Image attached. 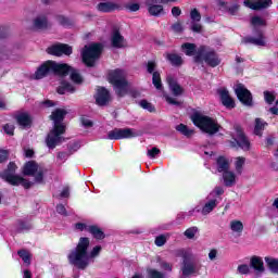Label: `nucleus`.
Returning <instances> with one entry per match:
<instances>
[{
  "instance_id": "f257e3e1",
  "label": "nucleus",
  "mask_w": 278,
  "mask_h": 278,
  "mask_svg": "<svg viewBox=\"0 0 278 278\" xmlns=\"http://www.w3.org/2000/svg\"><path fill=\"white\" fill-rule=\"evenodd\" d=\"M50 75H54L55 77H68L70 75L73 84H77L78 86L84 84V77L79 74V71L68 65V63H58L53 60L45 61L37 67L35 79H45V77H49Z\"/></svg>"
},
{
  "instance_id": "f03ea898",
  "label": "nucleus",
  "mask_w": 278,
  "mask_h": 278,
  "mask_svg": "<svg viewBox=\"0 0 278 278\" xmlns=\"http://www.w3.org/2000/svg\"><path fill=\"white\" fill-rule=\"evenodd\" d=\"M88 249H90V238L80 237L75 250L67 256L68 262L78 268V270H86L90 266V260L99 257L103 248L96 245L89 254Z\"/></svg>"
},
{
  "instance_id": "7ed1b4c3",
  "label": "nucleus",
  "mask_w": 278,
  "mask_h": 278,
  "mask_svg": "<svg viewBox=\"0 0 278 278\" xmlns=\"http://www.w3.org/2000/svg\"><path fill=\"white\" fill-rule=\"evenodd\" d=\"M18 166L14 162H10L3 172H0V179L9 184V186L18 187L23 186L25 190H29L34 182L27 180L21 175H16Z\"/></svg>"
},
{
  "instance_id": "20e7f679",
  "label": "nucleus",
  "mask_w": 278,
  "mask_h": 278,
  "mask_svg": "<svg viewBox=\"0 0 278 278\" xmlns=\"http://www.w3.org/2000/svg\"><path fill=\"white\" fill-rule=\"evenodd\" d=\"M191 121L195 127L201 129L204 134H208V136H215V134H218V131L223 129V126H220L218 121L214 119V117L203 115L199 112L191 115Z\"/></svg>"
},
{
  "instance_id": "39448f33",
  "label": "nucleus",
  "mask_w": 278,
  "mask_h": 278,
  "mask_svg": "<svg viewBox=\"0 0 278 278\" xmlns=\"http://www.w3.org/2000/svg\"><path fill=\"white\" fill-rule=\"evenodd\" d=\"M194 64H207L211 68H216V66H220V56L216 53V50L207 47L200 46L198 48V54L193 56Z\"/></svg>"
},
{
  "instance_id": "423d86ee",
  "label": "nucleus",
  "mask_w": 278,
  "mask_h": 278,
  "mask_svg": "<svg viewBox=\"0 0 278 278\" xmlns=\"http://www.w3.org/2000/svg\"><path fill=\"white\" fill-rule=\"evenodd\" d=\"M104 46L101 42H92L89 46H85L81 58L83 63L87 66V68H92L97 64V60L101 58V53H103Z\"/></svg>"
},
{
  "instance_id": "0eeeda50",
  "label": "nucleus",
  "mask_w": 278,
  "mask_h": 278,
  "mask_svg": "<svg viewBox=\"0 0 278 278\" xmlns=\"http://www.w3.org/2000/svg\"><path fill=\"white\" fill-rule=\"evenodd\" d=\"M109 83L114 87L115 93L117 97L123 98L127 94V86L129 83L127 79L123 78V71L122 70H114L109 73Z\"/></svg>"
},
{
  "instance_id": "6e6552de",
  "label": "nucleus",
  "mask_w": 278,
  "mask_h": 278,
  "mask_svg": "<svg viewBox=\"0 0 278 278\" xmlns=\"http://www.w3.org/2000/svg\"><path fill=\"white\" fill-rule=\"evenodd\" d=\"M233 130L237 134V137L232 136V140L229 141V144L232 149H242V151H251V141L244 134V129L240 124L233 125Z\"/></svg>"
},
{
  "instance_id": "1a4fd4ad",
  "label": "nucleus",
  "mask_w": 278,
  "mask_h": 278,
  "mask_svg": "<svg viewBox=\"0 0 278 278\" xmlns=\"http://www.w3.org/2000/svg\"><path fill=\"white\" fill-rule=\"evenodd\" d=\"M235 94H237V99L242 103V105L253 108V93H251V90H249L244 84L238 83L236 85Z\"/></svg>"
},
{
  "instance_id": "9d476101",
  "label": "nucleus",
  "mask_w": 278,
  "mask_h": 278,
  "mask_svg": "<svg viewBox=\"0 0 278 278\" xmlns=\"http://www.w3.org/2000/svg\"><path fill=\"white\" fill-rule=\"evenodd\" d=\"M184 261L181 266V273L182 275L180 278H188L192 277V275H201V268H203V265H194V263L188 258V255L184 254Z\"/></svg>"
},
{
  "instance_id": "9b49d317",
  "label": "nucleus",
  "mask_w": 278,
  "mask_h": 278,
  "mask_svg": "<svg viewBox=\"0 0 278 278\" xmlns=\"http://www.w3.org/2000/svg\"><path fill=\"white\" fill-rule=\"evenodd\" d=\"M136 136L134 128H114L108 132V140H129Z\"/></svg>"
},
{
  "instance_id": "f8f14e48",
  "label": "nucleus",
  "mask_w": 278,
  "mask_h": 278,
  "mask_svg": "<svg viewBox=\"0 0 278 278\" xmlns=\"http://www.w3.org/2000/svg\"><path fill=\"white\" fill-rule=\"evenodd\" d=\"M48 55L62 58V55H73V47L68 43H55L47 48Z\"/></svg>"
},
{
  "instance_id": "ddd939ff",
  "label": "nucleus",
  "mask_w": 278,
  "mask_h": 278,
  "mask_svg": "<svg viewBox=\"0 0 278 278\" xmlns=\"http://www.w3.org/2000/svg\"><path fill=\"white\" fill-rule=\"evenodd\" d=\"M13 118L22 129H31L34 125V117L29 112H17Z\"/></svg>"
},
{
  "instance_id": "4468645a",
  "label": "nucleus",
  "mask_w": 278,
  "mask_h": 278,
  "mask_svg": "<svg viewBox=\"0 0 278 278\" xmlns=\"http://www.w3.org/2000/svg\"><path fill=\"white\" fill-rule=\"evenodd\" d=\"M157 0H144V5L148 8V13L150 16H164L166 12L164 11V5L157 4Z\"/></svg>"
},
{
  "instance_id": "2eb2a0df",
  "label": "nucleus",
  "mask_w": 278,
  "mask_h": 278,
  "mask_svg": "<svg viewBox=\"0 0 278 278\" xmlns=\"http://www.w3.org/2000/svg\"><path fill=\"white\" fill-rule=\"evenodd\" d=\"M254 33L256 34V38L250 36L243 37V45H255V47H266V37H264V31L260 29H254Z\"/></svg>"
},
{
  "instance_id": "dca6fc26",
  "label": "nucleus",
  "mask_w": 278,
  "mask_h": 278,
  "mask_svg": "<svg viewBox=\"0 0 278 278\" xmlns=\"http://www.w3.org/2000/svg\"><path fill=\"white\" fill-rule=\"evenodd\" d=\"M94 99L97 105L103 108L110 103L112 97L110 96V90H108L105 87H98Z\"/></svg>"
},
{
  "instance_id": "f3484780",
  "label": "nucleus",
  "mask_w": 278,
  "mask_h": 278,
  "mask_svg": "<svg viewBox=\"0 0 278 278\" xmlns=\"http://www.w3.org/2000/svg\"><path fill=\"white\" fill-rule=\"evenodd\" d=\"M217 94H219L220 102L224 108H227V110H233V108H236V100L231 98V94H229V90H227V88L218 89Z\"/></svg>"
},
{
  "instance_id": "a211bd4d",
  "label": "nucleus",
  "mask_w": 278,
  "mask_h": 278,
  "mask_svg": "<svg viewBox=\"0 0 278 278\" xmlns=\"http://www.w3.org/2000/svg\"><path fill=\"white\" fill-rule=\"evenodd\" d=\"M125 37L122 36L121 30L118 28H114L111 34V46L114 49H125L127 47Z\"/></svg>"
},
{
  "instance_id": "6ab92c4d",
  "label": "nucleus",
  "mask_w": 278,
  "mask_h": 278,
  "mask_svg": "<svg viewBox=\"0 0 278 278\" xmlns=\"http://www.w3.org/2000/svg\"><path fill=\"white\" fill-rule=\"evenodd\" d=\"M96 8L98 12H103L104 14L123 10V5L115 2H100Z\"/></svg>"
},
{
  "instance_id": "aec40b11",
  "label": "nucleus",
  "mask_w": 278,
  "mask_h": 278,
  "mask_svg": "<svg viewBox=\"0 0 278 278\" xmlns=\"http://www.w3.org/2000/svg\"><path fill=\"white\" fill-rule=\"evenodd\" d=\"M33 25H34L35 29H38L40 31H45V30L49 29V27H51L49 17H47V15H45V14L38 15L33 21Z\"/></svg>"
},
{
  "instance_id": "412c9836",
  "label": "nucleus",
  "mask_w": 278,
  "mask_h": 278,
  "mask_svg": "<svg viewBox=\"0 0 278 278\" xmlns=\"http://www.w3.org/2000/svg\"><path fill=\"white\" fill-rule=\"evenodd\" d=\"M165 60L175 68H181V65L185 64L184 58L175 52H166Z\"/></svg>"
},
{
  "instance_id": "4be33fe9",
  "label": "nucleus",
  "mask_w": 278,
  "mask_h": 278,
  "mask_svg": "<svg viewBox=\"0 0 278 278\" xmlns=\"http://www.w3.org/2000/svg\"><path fill=\"white\" fill-rule=\"evenodd\" d=\"M166 81L174 97H181V94H184V87L177 83L175 77L167 76Z\"/></svg>"
},
{
  "instance_id": "5701e85b",
  "label": "nucleus",
  "mask_w": 278,
  "mask_h": 278,
  "mask_svg": "<svg viewBox=\"0 0 278 278\" xmlns=\"http://www.w3.org/2000/svg\"><path fill=\"white\" fill-rule=\"evenodd\" d=\"M63 140H64V137H59V135H55L50 130L46 137V144L48 149H55L58 144H62Z\"/></svg>"
},
{
  "instance_id": "b1692460",
  "label": "nucleus",
  "mask_w": 278,
  "mask_h": 278,
  "mask_svg": "<svg viewBox=\"0 0 278 278\" xmlns=\"http://www.w3.org/2000/svg\"><path fill=\"white\" fill-rule=\"evenodd\" d=\"M22 173L25 177H34L38 173V163L28 161L24 164Z\"/></svg>"
},
{
  "instance_id": "393cba45",
  "label": "nucleus",
  "mask_w": 278,
  "mask_h": 278,
  "mask_svg": "<svg viewBox=\"0 0 278 278\" xmlns=\"http://www.w3.org/2000/svg\"><path fill=\"white\" fill-rule=\"evenodd\" d=\"M219 5L225 8V10H227L231 16H236V14H238L240 11V4L237 2V0L232 2H225L224 0H219Z\"/></svg>"
},
{
  "instance_id": "a878e982",
  "label": "nucleus",
  "mask_w": 278,
  "mask_h": 278,
  "mask_svg": "<svg viewBox=\"0 0 278 278\" xmlns=\"http://www.w3.org/2000/svg\"><path fill=\"white\" fill-rule=\"evenodd\" d=\"M180 50L188 58H195V55L199 53V49L197 48L195 43L185 42L180 46Z\"/></svg>"
},
{
  "instance_id": "bb28decb",
  "label": "nucleus",
  "mask_w": 278,
  "mask_h": 278,
  "mask_svg": "<svg viewBox=\"0 0 278 278\" xmlns=\"http://www.w3.org/2000/svg\"><path fill=\"white\" fill-rule=\"evenodd\" d=\"M66 114H68V111L65 109H55L50 115V121H53V123H64Z\"/></svg>"
},
{
  "instance_id": "cd10ccee",
  "label": "nucleus",
  "mask_w": 278,
  "mask_h": 278,
  "mask_svg": "<svg viewBox=\"0 0 278 278\" xmlns=\"http://www.w3.org/2000/svg\"><path fill=\"white\" fill-rule=\"evenodd\" d=\"M75 86H73L71 83L66 80H62L60 83V86L56 88L58 94H66V92H70V94L75 93Z\"/></svg>"
},
{
  "instance_id": "c85d7f7f",
  "label": "nucleus",
  "mask_w": 278,
  "mask_h": 278,
  "mask_svg": "<svg viewBox=\"0 0 278 278\" xmlns=\"http://www.w3.org/2000/svg\"><path fill=\"white\" fill-rule=\"evenodd\" d=\"M250 266L254 270H257V273H264V261L260 256H252L250 260Z\"/></svg>"
},
{
  "instance_id": "c756f323",
  "label": "nucleus",
  "mask_w": 278,
  "mask_h": 278,
  "mask_svg": "<svg viewBox=\"0 0 278 278\" xmlns=\"http://www.w3.org/2000/svg\"><path fill=\"white\" fill-rule=\"evenodd\" d=\"M89 233H91L94 240H105V232L97 225H90Z\"/></svg>"
},
{
  "instance_id": "7c9ffc66",
  "label": "nucleus",
  "mask_w": 278,
  "mask_h": 278,
  "mask_svg": "<svg viewBox=\"0 0 278 278\" xmlns=\"http://www.w3.org/2000/svg\"><path fill=\"white\" fill-rule=\"evenodd\" d=\"M216 164L218 173H227V170H229V160H227V157L223 155L218 156Z\"/></svg>"
},
{
  "instance_id": "2f4dec72",
  "label": "nucleus",
  "mask_w": 278,
  "mask_h": 278,
  "mask_svg": "<svg viewBox=\"0 0 278 278\" xmlns=\"http://www.w3.org/2000/svg\"><path fill=\"white\" fill-rule=\"evenodd\" d=\"M223 178H224L225 186L227 188H231V186L236 184V174H233V172H229V170L224 172Z\"/></svg>"
},
{
  "instance_id": "473e14b6",
  "label": "nucleus",
  "mask_w": 278,
  "mask_h": 278,
  "mask_svg": "<svg viewBox=\"0 0 278 278\" xmlns=\"http://www.w3.org/2000/svg\"><path fill=\"white\" fill-rule=\"evenodd\" d=\"M265 262L267 267L269 268L270 273L274 275H278V258H273L270 256L265 257Z\"/></svg>"
},
{
  "instance_id": "72a5a7b5",
  "label": "nucleus",
  "mask_w": 278,
  "mask_h": 278,
  "mask_svg": "<svg viewBox=\"0 0 278 278\" xmlns=\"http://www.w3.org/2000/svg\"><path fill=\"white\" fill-rule=\"evenodd\" d=\"M122 8L127 12H138V10H140V3L136 2V0H130L128 2H124Z\"/></svg>"
},
{
  "instance_id": "f704fd0d",
  "label": "nucleus",
  "mask_w": 278,
  "mask_h": 278,
  "mask_svg": "<svg viewBox=\"0 0 278 278\" xmlns=\"http://www.w3.org/2000/svg\"><path fill=\"white\" fill-rule=\"evenodd\" d=\"M50 131L59 137H62L64 134H66V125H64V123H54V126Z\"/></svg>"
},
{
  "instance_id": "c9c22d12",
  "label": "nucleus",
  "mask_w": 278,
  "mask_h": 278,
  "mask_svg": "<svg viewBox=\"0 0 278 278\" xmlns=\"http://www.w3.org/2000/svg\"><path fill=\"white\" fill-rule=\"evenodd\" d=\"M218 205V201L214 200H210L207 203L204 204L203 208H202V214L204 216H207V214H210L211 212H214V208Z\"/></svg>"
},
{
  "instance_id": "e433bc0d",
  "label": "nucleus",
  "mask_w": 278,
  "mask_h": 278,
  "mask_svg": "<svg viewBox=\"0 0 278 278\" xmlns=\"http://www.w3.org/2000/svg\"><path fill=\"white\" fill-rule=\"evenodd\" d=\"M152 84L156 90H162L164 86L162 85V75L160 72H154L152 74Z\"/></svg>"
},
{
  "instance_id": "4c0bfd02",
  "label": "nucleus",
  "mask_w": 278,
  "mask_h": 278,
  "mask_svg": "<svg viewBox=\"0 0 278 278\" xmlns=\"http://www.w3.org/2000/svg\"><path fill=\"white\" fill-rule=\"evenodd\" d=\"M176 131H179V134H181L182 136H186L187 138H190V136H192V134H194V130L188 128V126L185 124L177 125Z\"/></svg>"
},
{
  "instance_id": "58836bf2",
  "label": "nucleus",
  "mask_w": 278,
  "mask_h": 278,
  "mask_svg": "<svg viewBox=\"0 0 278 278\" xmlns=\"http://www.w3.org/2000/svg\"><path fill=\"white\" fill-rule=\"evenodd\" d=\"M17 255L18 257H21V260L24 262V264H27L29 266V264H31V254H29V252L25 249H22L20 251H17Z\"/></svg>"
},
{
  "instance_id": "ea45409f",
  "label": "nucleus",
  "mask_w": 278,
  "mask_h": 278,
  "mask_svg": "<svg viewBox=\"0 0 278 278\" xmlns=\"http://www.w3.org/2000/svg\"><path fill=\"white\" fill-rule=\"evenodd\" d=\"M273 5V0H256L255 1V11L266 10Z\"/></svg>"
},
{
  "instance_id": "a19ab883",
  "label": "nucleus",
  "mask_w": 278,
  "mask_h": 278,
  "mask_svg": "<svg viewBox=\"0 0 278 278\" xmlns=\"http://www.w3.org/2000/svg\"><path fill=\"white\" fill-rule=\"evenodd\" d=\"M230 229H231V231H235L236 233H242V231H244V224H242V222H240V220H231Z\"/></svg>"
},
{
  "instance_id": "79ce46f5",
  "label": "nucleus",
  "mask_w": 278,
  "mask_h": 278,
  "mask_svg": "<svg viewBox=\"0 0 278 278\" xmlns=\"http://www.w3.org/2000/svg\"><path fill=\"white\" fill-rule=\"evenodd\" d=\"M55 18H56L59 25H61L62 27L73 26V21L64 15H56Z\"/></svg>"
},
{
  "instance_id": "37998d69",
  "label": "nucleus",
  "mask_w": 278,
  "mask_h": 278,
  "mask_svg": "<svg viewBox=\"0 0 278 278\" xmlns=\"http://www.w3.org/2000/svg\"><path fill=\"white\" fill-rule=\"evenodd\" d=\"M140 108H142V110H147L148 112H150L151 114L155 113V105H153V103L148 102L147 100H141L139 102Z\"/></svg>"
},
{
  "instance_id": "c03bdc74",
  "label": "nucleus",
  "mask_w": 278,
  "mask_h": 278,
  "mask_svg": "<svg viewBox=\"0 0 278 278\" xmlns=\"http://www.w3.org/2000/svg\"><path fill=\"white\" fill-rule=\"evenodd\" d=\"M147 73L149 75H153V73H159L157 72V62L155 60H150L146 64Z\"/></svg>"
},
{
  "instance_id": "a18cd8bd",
  "label": "nucleus",
  "mask_w": 278,
  "mask_h": 278,
  "mask_svg": "<svg viewBox=\"0 0 278 278\" xmlns=\"http://www.w3.org/2000/svg\"><path fill=\"white\" fill-rule=\"evenodd\" d=\"M251 25H253V27H266V20H264L257 15H254L251 18Z\"/></svg>"
},
{
  "instance_id": "49530a36",
  "label": "nucleus",
  "mask_w": 278,
  "mask_h": 278,
  "mask_svg": "<svg viewBox=\"0 0 278 278\" xmlns=\"http://www.w3.org/2000/svg\"><path fill=\"white\" fill-rule=\"evenodd\" d=\"M262 131H264V123H262L261 118H256L254 126V136H262Z\"/></svg>"
},
{
  "instance_id": "de8ad7c7",
  "label": "nucleus",
  "mask_w": 278,
  "mask_h": 278,
  "mask_svg": "<svg viewBox=\"0 0 278 278\" xmlns=\"http://www.w3.org/2000/svg\"><path fill=\"white\" fill-rule=\"evenodd\" d=\"M79 149H81V144L79 143V141L67 143V150L71 153V155H73L76 151H79Z\"/></svg>"
},
{
  "instance_id": "09e8293b",
  "label": "nucleus",
  "mask_w": 278,
  "mask_h": 278,
  "mask_svg": "<svg viewBox=\"0 0 278 278\" xmlns=\"http://www.w3.org/2000/svg\"><path fill=\"white\" fill-rule=\"evenodd\" d=\"M2 129L7 136H14V129H16V127L13 124H4Z\"/></svg>"
},
{
  "instance_id": "8fccbe9b",
  "label": "nucleus",
  "mask_w": 278,
  "mask_h": 278,
  "mask_svg": "<svg viewBox=\"0 0 278 278\" xmlns=\"http://www.w3.org/2000/svg\"><path fill=\"white\" fill-rule=\"evenodd\" d=\"M264 99L265 102L268 103V105H273V103H275V94L270 91H264Z\"/></svg>"
},
{
  "instance_id": "3c124183",
  "label": "nucleus",
  "mask_w": 278,
  "mask_h": 278,
  "mask_svg": "<svg viewBox=\"0 0 278 278\" xmlns=\"http://www.w3.org/2000/svg\"><path fill=\"white\" fill-rule=\"evenodd\" d=\"M147 273L150 278H164V274L162 271H159L157 269L149 268Z\"/></svg>"
},
{
  "instance_id": "603ef678",
  "label": "nucleus",
  "mask_w": 278,
  "mask_h": 278,
  "mask_svg": "<svg viewBox=\"0 0 278 278\" xmlns=\"http://www.w3.org/2000/svg\"><path fill=\"white\" fill-rule=\"evenodd\" d=\"M191 21H194V23H199L201 21V12L197 9H192L190 12Z\"/></svg>"
},
{
  "instance_id": "864d4df0",
  "label": "nucleus",
  "mask_w": 278,
  "mask_h": 278,
  "mask_svg": "<svg viewBox=\"0 0 278 278\" xmlns=\"http://www.w3.org/2000/svg\"><path fill=\"white\" fill-rule=\"evenodd\" d=\"M237 270L240 275H249L251 273V268L247 264L239 265Z\"/></svg>"
},
{
  "instance_id": "5fc2aeb1",
  "label": "nucleus",
  "mask_w": 278,
  "mask_h": 278,
  "mask_svg": "<svg viewBox=\"0 0 278 278\" xmlns=\"http://www.w3.org/2000/svg\"><path fill=\"white\" fill-rule=\"evenodd\" d=\"M154 244L156 247H164L166 244V237L164 235H160L155 238Z\"/></svg>"
},
{
  "instance_id": "6e6d98bb",
  "label": "nucleus",
  "mask_w": 278,
  "mask_h": 278,
  "mask_svg": "<svg viewBox=\"0 0 278 278\" xmlns=\"http://www.w3.org/2000/svg\"><path fill=\"white\" fill-rule=\"evenodd\" d=\"M165 101H167V103L169 104V105H177L178 108L179 106H181V105H184V102H181V101H178V100H176L175 98H172V97H165Z\"/></svg>"
},
{
  "instance_id": "4d7b16f0",
  "label": "nucleus",
  "mask_w": 278,
  "mask_h": 278,
  "mask_svg": "<svg viewBox=\"0 0 278 278\" xmlns=\"http://www.w3.org/2000/svg\"><path fill=\"white\" fill-rule=\"evenodd\" d=\"M244 162H247L244 157L242 156L237 157V161L235 163L236 170H242V167L244 166Z\"/></svg>"
},
{
  "instance_id": "13d9d810",
  "label": "nucleus",
  "mask_w": 278,
  "mask_h": 278,
  "mask_svg": "<svg viewBox=\"0 0 278 278\" xmlns=\"http://www.w3.org/2000/svg\"><path fill=\"white\" fill-rule=\"evenodd\" d=\"M68 157H71L70 152L62 151L56 154V160H60L61 162H66V160H68Z\"/></svg>"
},
{
  "instance_id": "bf43d9fd",
  "label": "nucleus",
  "mask_w": 278,
  "mask_h": 278,
  "mask_svg": "<svg viewBox=\"0 0 278 278\" xmlns=\"http://www.w3.org/2000/svg\"><path fill=\"white\" fill-rule=\"evenodd\" d=\"M197 235V228L192 227V228H188L185 231V236L186 238H188L189 240H192V238H194V236Z\"/></svg>"
},
{
  "instance_id": "052dcab7",
  "label": "nucleus",
  "mask_w": 278,
  "mask_h": 278,
  "mask_svg": "<svg viewBox=\"0 0 278 278\" xmlns=\"http://www.w3.org/2000/svg\"><path fill=\"white\" fill-rule=\"evenodd\" d=\"M10 157V152L8 150H0V164H4Z\"/></svg>"
},
{
  "instance_id": "680f3d73",
  "label": "nucleus",
  "mask_w": 278,
  "mask_h": 278,
  "mask_svg": "<svg viewBox=\"0 0 278 278\" xmlns=\"http://www.w3.org/2000/svg\"><path fill=\"white\" fill-rule=\"evenodd\" d=\"M160 153H162V151L160 150V148H156V147L148 150V155H149V157H152V159L157 157V155H160Z\"/></svg>"
},
{
  "instance_id": "e2e57ef3",
  "label": "nucleus",
  "mask_w": 278,
  "mask_h": 278,
  "mask_svg": "<svg viewBox=\"0 0 278 278\" xmlns=\"http://www.w3.org/2000/svg\"><path fill=\"white\" fill-rule=\"evenodd\" d=\"M89 227L88 224L85 223H76L75 224V229H77L78 231H88L89 232Z\"/></svg>"
},
{
  "instance_id": "0e129e2a",
  "label": "nucleus",
  "mask_w": 278,
  "mask_h": 278,
  "mask_svg": "<svg viewBox=\"0 0 278 278\" xmlns=\"http://www.w3.org/2000/svg\"><path fill=\"white\" fill-rule=\"evenodd\" d=\"M56 212L61 216H68V212L66 211V206H64V204H58L56 205Z\"/></svg>"
},
{
  "instance_id": "69168bd1",
  "label": "nucleus",
  "mask_w": 278,
  "mask_h": 278,
  "mask_svg": "<svg viewBox=\"0 0 278 278\" xmlns=\"http://www.w3.org/2000/svg\"><path fill=\"white\" fill-rule=\"evenodd\" d=\"M35 181H36V184H45V172L39 170V172L35 175Z\"/></svg>"
},
{
  "instance_id": "338daca9",
  "label": "nucleus",
  "mask_w": 278,
  "mask_h": 278,
  "mask_svg": "<svg viewBox=\"0 0 278 278\" xmlns=\"http://www.w3.org/2000/svg\"><path fill=\"white\" fill-rule=\"evenodd\" d=\"M160 266L163 270H167V273H173V265H170V263L168 262H161Z\"/></svg>"
},
{
  "instance_id": "774afa93",
  "label": "nucleus",
  "mask_w": 278,
  "mask_h": 278,
  "mask_svg": "<svg viewBox=\"0 0 278 278\" xmlns=\"http://www.w3.org/2000/svg\"><path fill=\"white\" fill-rule=\"evenodd\" d=\"M243 4L245 8H250V10H255V1L253 0H244Z\"/></svg>"
}]
</instances>
